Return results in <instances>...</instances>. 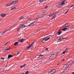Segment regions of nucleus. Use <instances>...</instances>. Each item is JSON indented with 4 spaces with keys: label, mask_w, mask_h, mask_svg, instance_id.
Listing matches in <instances>:
<instances>
[{
    "label": "nucleus",
    "mask_w": 74,
    "mask_h": 74,
    "mask_svg": "<svg viewBox=\"0 0 74 74\" xmlns=\"http://www.w3.org/2000/svg\"><path fill=\"white\" fill-rule=\"evenodd\" d=\"M42 52H43V53H44V51H43Z\"/></svg>",
    "instance_id": "a18cd8bd"
},
{
    "label": "nucleus",
    "mask_w": 74,
    "mask_h": 74,
    "mask_svg": "<svg viewBox=\"0 0 74 74\" xmlns=\"http://www.w3.org/2000/svg\"><path fill=\"white\" fill-rule=\"evenodd\" d=\"M8 43H9V42H6L5 44L4 45H7Z\"/></svg>",
    "instance_id": "c85d7f7f"
},
{
    "label": "nucleus",
    "mask_w": 74,
    "mask_h": 74,
    "mask_svg": "<svg viewBox=\"0 0 74 74\" xmlns=\"http://www.w3.org/2000/svg\"><path fill=\"white\" fill-rule=\"evenodd\" d=\"M60 5H57V7L58 8H60Z\"/></svg>",
    "instance_id": "412c9836"
},
{
    "label": "nucleus",
    "mask_w": 74,
    "mask_h": 74,
    "mask_svg": "<svg viewBox=\"0 0 74 74\" xmlns=\"http://www.w3.org/2000/svg\"><path fill=\"white\" fill-rule=\"evenodd\" d=\"M26 64H24L23 65L21 66H20V68H22V67H25V66H26Z\"/></svg>",
    "instance_id": "dca6fc26"
},
{
    "label": "nucleus",
    "mask_w": 74,
    "mask_h": 74,
    "mask_svg": "<svg viewBox=\"0 0 74 74\" xmlns=\"http://www.w3.org/2000/svg\"><path fill=\"white\" fill-rule=\"evenodd\" d=\"M42 41L43 42H45V41H47V40L46 38H45V39H42Z\"/></svg>",
    "instance_id": "9b49d317"
},
{
    "label": "nucleus",
    "mask_w": 74,
    "mask_h": 74,
    "mask_svg": "<svg viewBox=\"0 0 74 74\" xmlns=\"http://www.w3.org/2000/svg\"><path fill=\"white\" fill-rule=\"evenodd\" d=\"M69 12V10H67L66 11V12L65 13V14H67V13Z\"/></svg>",
    "instance_id": "473e14b6"
},
{
    "label": "nucleus",
    "mask_w": 74,
    "mask_h": 74,
    "mask_svg": "<svg viewBox=\"0 0 74 74\" xmlns=\"http://www.w3.org/2000/svg\"><path fill=\"white\" fill-rule=\"evenodd\" d=\"M39 15H42V14H39L38 15V16H39Z\"/></svg>",
    "instance_id": "58836bf2"
},
{
    "label": "nucleus",
    "mask_w": 74,
    "mask_h": 74,
    "mask_svg": "<svg viewBox=\"0 0 74 74\" xmlns=\"http://www.w3.org/2000/svg\"><path fill=\"white\" fill-rule=\"evenodd\" d=\"M67 29V28H64V29H62V30H64V31H65Z\"/></svg>",
    "instance_id": "393cba45"
},
{
    "label": "nucleus",
    "mask_w": 74,
    "mask_h": 74,
    "mask_svg": "<svg viewBox=\"0 0 74 74\" xmlns=\"http://www.w3.org/2000/svg\"><path fill=\"white\" fill-rule=\"evenodd\" d=\"M64 71H63L62 72H60V73H58V74H62V73H64Z\"/></svg>",
    "instance_id": "4be33fe9"
},
{
    "label": "nucleus",
    "mask_w": 74,
    "mask_h": 74,
    "mask_svg": "<svg viewBox=\"0 0 74 74\" xmlns=\"http://www.w3.org/2000/svg\"><path fill=\"white\" fill-rule=\"evenodd\" d=\"M13 57V56H12V55H10L8 56V58L9 59L11 58H12V57Z\"/></svg>",
    "instance_id": "f8f14e48"
},
{
    "label": "nucleus",
    "mask_w": 74,
    "mask_h": 74,
    "mask_svg": "<svg viewBox=\"0 0 74 74\" xmlns=\"http://www.w3.org/2000/svg\"><path fill=\"white\" fill-rule=\"evenodd\" d=\"M57 33H58V35H60V34L62 33V32L59 31L57 32Z\"/></svg>",
    "instance_id": "f3484780"
},
{
    "label": "nucleus",
    "mask_w": 74,
    "mask_h": 74,
    "mask_svg": "<svg viewBox=\"0 0 74 74\" xmlns=\"http://www.w3.org/2000/svg\"><path fill=\"white\" fill-rule=\"evenodd\" d=\"M58 13H56L54 14H53V17L52 18H51V19H54V18H55V17L56 16V14H57Z\"/></svg>",
    "instance_id": "39448f33"
},
{
    "label": "nucleus",
    "mask_w": 74,
    "mask_h": 74,
    "mask_svg": "<svg viewBox=\"0 0 74 74\" xmlns=\"http://www.w3.org/2000/svg\"><path fill=\"white\" fill-rule=\"evenodd\" d=\"M27 27V26H26L24 24H22L20 25V27L21 28V29L22 28H24L25 27Z\"/></svg>",
    "instance_id": "7ed1b4c3"
},
{
    "label": "nucleus",
    "mask_w": 74,
    "mask_h": 74,
    "mask_svg": "<svg viewBox=\"0 0 74 74\" xmlns=\"http://www.w3.org/2000/svg\"><path fill=\"white\" fill-rule=\"evenodd\" d=\"M19 30H20V28H18L17 29L18 31H19Z\"/></svg>",
    "instance_id": "4c0bfd02"
},
{
    "label": "nucleus",
    "mask_w": 74,
    "mask_h": 74,
    "mask_svg": "<svg viewBox=\"0 0 74 74\" xmlns=\"http://www.w3.org/2000/svg\"><path fill=\"white\" fill-rule=\"evenodd\" d=\"M10 47H7V49H6V51H8V50H10Z\"/></svg>",
    "instance_id": "2eb2a0df"
},
{
    "label": "nucleus",
    "mask_w": 74,
    "mask_h": 74,
    "mask_svg": "<svg viewBox=\"0 0 74 74\" xmlns=\"http://www.w3.org/2000/svg\"><path fill=\"white\" fill-rule=\"evenodd\" d=\"M6 16V14H1V16L2 17H4V16Z\"/></svg>",
    "instance_id": "9d476101"
},
{
    "label": "nucleus",
    "mask_w": 74,
    "mask_h": 74,
    "mask_svg": "<svg viewBox=\"0 0 74 74\" xmlns=\"http://www.w3.org/2000/svg\"><path fill=\"white\" fill-rule=\"evenodd\" d=\"M74 60L73 62V63H74Z\"/></svg>",
    "instance_id": "8fccbe9b"
},
{
    "label": "nucleus",
    "mask_w": 74,
    "mask_h": 74,
    "mask_svg": "<svg viewBox=\"0 0 74 74\" xmlns=\"http://www.w3.org/2000/svg\"><path fill=\"white\" fill-rule=\"evenodd\" d=\"M49 16H50V17H51V16H53V14H50L49 15Z\"/></svg>",
    "instance_id": "bb28decb"
},
{
    "label": "nucleus",
    "mask_w": 74,
    "mask_h": 74,
    "mask_svg": "<svg viewBox=\"0 0 74 74\" xmlns=\"http://www.w3.org/2000/svg\"><path fill=\"white\" fill-rule=\"evenodd\" d=\"M48 8V6H46L45 8H46V9H47V8Z\"/></svg>",
    "instance_id": "e433bc0d"
},
{
    "label": "nucleus",
    "mask_w": 74,
    "mask_h": 74,
    "mask_svg": "<svg viewBox=\"0 0 74 74\" xmlns=\"http://www.w3.org/2000/svg\"><path fill=\"white\" fill-rule=\"evenodd\" d=\"M53 54H54L55 56H56V55H58V53H53Z\"/></svg>",
    "instance_id": "6ab92c4d"
},
{
    "label": "nucleus",
    "mask_w": 74,
    "mask_h": 74,
    "mask_svg": "<svg viewBox=\"0 0 74 74\" xmlns=\"http://www.w3.org/2000/svg\"><path fill=\"white\" fill-rule=\"evenodd\" d=\"M21 74H25V73H22Z\"/></svg>",
    "instance_id": "864d4df0"
},
{
    "label": "nucleus",
    "mask_w": 74,
    "mask_h": 74,
    "mask_svg": "<svg viewBox=\"0 0 74 74\" xmlns=\"http://www.w3.org/2000/svg\"><path fill=\"white\" fill-rule=\"evenodd\" d=\"M29 73V71H27L25 72V74H27Z\"/></svg>",
    "instance_id": "7c9ffc66"
},
{
    "label": "nucleus",
    "mask_w": 74,
    "mask_h": 74,
    "mask_svg": "<svg viewBox=\"0 0 74 74\" xmlns=\"http://www.w3.org/2000/svg\"><path fill=\"white\" fill-rule=\"evenodd\" d=\"M73 9H74V7L73 8Z\"/></svg>",
    "instance_id": "09e8293b"
},
{
    "label": "nucleus",
    "mask_w": 74,
    "mask_h": 74,
    "mask_svg": "<svg viewBox=\"0 0 74 74\" xmlns=\"http://www.w3.org/2000/svg\"><path fill=\"white\" fill-rule=\"evenodd\" d=\"M46 49H47H47H48V48H46Z\"/></svg>",
    "instance_id": "c03bdc74"
},
{
    "label": "nucleus",
    "mask_w": 74,
    "mask_h": 74,
    "mask_svg": "<svg viewBox=\"0 0 74 74\" xmlns=\"http://www.w3.org/2000/svg\"><path fill=\"white\" fill-rule=\"evenodd\" d=\"M69 66V65L68 66Z\"/></svg>",
    "instance_id": "5fc2aeb1"
},
{
    "label": "nucleus",
    "mask_w": 74,
    "mask_h": 74,
    "mask_svg": "<svg viewBox=\"0 0 74 74\" xmlns=\"http://www.w3.org/2000/svg\"><path fill=\"white\" fill-rule=\"evenodd\" d=\"M18 3V0L13 1L11 3L7 4V6H10L12 5L16 4H17Z\"/></svg>",
    "instance_id": "f257e3e1"
},
{
    "label": "nucleus",
    "mask_w": 74,
    "mask_h": 74,
    "mask_svg": "<svg viewBox=\"0 0 74 74\" xmlns=\"http://www.w3.org/2000/svg\"><path fill=\"white\" fill-rule=\"evenodd\" d=\"M14 9H16V8L15 7H14L12 8L11 9V10H14Z\"/></svg>",
    "instance_id": "5701e85b"
},
{
    "label": "nucleus",
    "mask_w": 74,
    "mask_h": 74,
    "mask_svg": "<svg viewBox=\"0 0 74 74\" xmlns=\"http://www.w3.org/2000/svg\"><path fill=\"white\" fill-rule=\"evenodd\" d=\"M31 19V18H28V19Z\"/></svg>",
    "instance_id": "de8ad7c7"
},
{
    "label": "nucleus",
    "mask_w": 74,
    "mask_h": 74,
    "mask_svg": "<svg viewBox=\"0 0 74 74\" xmlns=\"http://www.w3.org/2000/svg\"><path fill=\"white\" fill-rule=\"evenodd\" d=\"M18 44V42H16L14 44V46H16V45H17Z\"/></svg>",
    "instance_id": "4468645a"
},
{
    "label": "nucleus",
    "mask_w": 74,
    "mask_h": 74,
    "mask_svg": "<svg viewBox=\"0 0 74 74\" xmlns=\"http://www.w3.org/2000/svg\"><path fill=\"white\" fill-rule=\"evenodd\" d=\"M3 32H1V33H0V34H1V33H2Z\"/></svg>",
    "instance_id": "49530a36"
},
{
    "label": "nucleus",
    "mask_w": 74,
    "mask_h": 74,
    "mask_svg": "<svg viewBox=\"0 0 74 74\" xmlns=\"http://www.w3.org/2000/svg\"><path fill=\"white\" fill-rule=\"evenodd\" d=\"M7 31H5L3 32L1 34V36L2 35V34H4V33H6V32H7Z\"/></svg>",
    "instance_id": "aec40b11"
},
{
    "label": "nucleus",
    "mask_w": 74,
    "mask_h": 74,
    "mask_svg": "<svg viewBox=\"0 0 74 74\" xmlns=\"http://www.w3.org/2000/svg\"><path fill=\"white\" fill-rule=\"evenodd\" d=\"M73 6H74V5H73L71 6L70 7V8H71V7H73Z\"/></svg>",
    "instance_id": "79ce46f5"
},
{
    "label": "nucleus",
    "mask_w": 74,
    "mask_h": 74,
    "mask_svg": "<svg viewBox=\"0 0 74 74\" xmlns=\"http://www.w3.org/2000/svg\"><path fill=\"white\" fill-rule=\"evenodd\" d=\"M5 51H4V52H5Z\"/></svg>",
    "instance_id": "603ef678"
},
{
    "label": "nucleus",
    "mask_w": 74,
    "mask_h": 74,
    "mask_svg": "<svg viewBox=\"0 0 74 74\" xmlns=\"http://www.w3.org/2000/svg\"><path fill=\"white\" fill-rule=\"evenodd\" d=\"M62 60L63 61H64V59H63Z\"/></svg>",
    "instance_id": "37998d69"
},
{
    "label": "nucleus",
    "mask_w": 74,
    "mask_h": 74,
    "mask_svg": "<svg viewBox=\"0 0 74 74\" xmlns=\"http://www.w3.org/2000/svg\"><path fill=\"white\" fill-rule=\"evenodd\" d=\"M61 2H62L61 3V5H64V4H65V2H63V1H62Z\"/></svg>",
    "instance_id": "a211bd4d"
},
{
    "label": "nucleus",
    "mask_w": 74,
    "mask_h": 74,
    "mask_svg": "<svg viewBox=\"0 0 74 74\" xmlns=\"http://www.w3.org/2000/svg\"><path fill=\"white\" fill-rule=\"evenodd\" d=\"M33 44H31V45H30L29 46H28L27 47V48L29 49V48H31V47L33 46Z\"/></svg>",
    "instance_id": "6e6552de"
},
{
    "label": "nucleus",
    "mask_w": 74,
    "mask_h": 74,
    "mask_svg": "<svg viewBox=\"0 0 74 74\" xmlns=\"http://www.w3.org/2000/svg\"><path fill=\"white\" fill-rule=\"evenodd\" d=\"M65 65L66 66H68V65H69V64H68V63H66L65 64Z\"/></svg>",
    "instance_id": "c9c22d12"
},
{
    "label": "nucleus",
    "mask_w": 74,
    "mask_h": 74,
    "mask_svg": "<svg viewBox=\"0 0 74 74\" xmlns=\"http://www.w3.org/2000/svg\"><path fill=\"white\" fill-rule=\"evenodd\" d=\"M62 41V39L60 38L58 40V42H61Z\"/></svg>",
    "instance_id": "ddd939ff"
},
{
    "label": "nucleus",
    "mask_w": 74,
    "mask_h": 74,
    "mask_svg": "<svg viewBox=\"0 0 74 74\" xmlns=\"http://www.w3.org/2000/svg\"><path fill=\"white\" fill-rule=\"evenodd\" d=\"M56 58V56H55V54L53 53L49 57V59H52V58Z\"/></svg>",
    "instance_id": "f03ea898"
},
{
    "label": "nucleus",
    "mask_w": 74,
    "mask_h": 74,
    "mask_svg": "<svg viewBox=\"0 0 74 74\" xmlns=\"http://www.w3.org/2000/svg\"><path fill=\"white\" fill-rule=\"evenodd\" d=\"M19 53H20L19 52H18V53H17L18 55V54H19Z\"/></svg>",
    "instance_id": "a19ab883"
},
{
    "label": "nucleus",
    "mask_w": 74,
    "mask_h": 74,
    "mask_svg": "<svg viewBox=\"0 0 74 74\" xmlns=\"http://www.w3.org/2000/svg\"><path fill=\"white\" fill-rule=\"evenodd\" d=\"M66 0H63V1H62L64 2L66 1Z\"/></svg>",
    "instance_id": "ea45409f"
},
{
    "label": "nucleus",
    "mask_w": 74,
    "mask_h": 74,
    "mask_svg": "<svg viewBox=\"0 0 74 74\" xmlns=\"http://www.w3.org/2000/svg\"><path fill=\"white\" fill-rule=\"evenodd\" d=\"M23 16H22L20 18H19V19H20V20H21L23 18Z\"/></svg>",
    "instance_id": "cd10ccee"
},
{
    "label": "nucleus",
    "mask_w": 74,
    "mask_h": 74,
    "mask_svg": "<svg viewBox=\"0 0 74 74\" xmlns=\"http://www.w3.org/2000/svg\"><path fill=\"white\" fill-rule=\"evenodd\" d=\"M1 59H2V60H4V58L3 57H2L1 58Z\"/></svg>",
    "instance_id": "72a5a7b5"
},
{
    "label": "nucleus",
    "mask_w": 74,
    "mask_h": 74,
    "mask_svg": "<svg viewBox=\"0 0 74 74\" xmlns=\"http://www.w3.org/2000/svg\"><path fill=\"white\" fill-rule=\"evenodd\" d=\"M50 38H51L50 37H49V38H47V39H46L47 41H48V40H49Z\"/></svg>",
    "instance_id": "a878e982"
},
{
    "label": "nucleus",
    "mask_w": 74,
    "mask_h": 74,
    "mask_svg": "<svg viewBox=\"0 0 74 74\" xmlns=\"http://www.w3.org/2000/svg\"><path fill=\"white\" fill-rule=\"evenodd\" d=\"M66 53V51H64L62 52L63 54H64Z\"/></svg>",
    "instance_id": "c756f323"
},
{
    "label": "nucleus",
    "mask_w": 74,
    "mask_h": 74,
    "mask_svg": "<svg viewBox=\"0 0 74 74\" xmlns=\"http://www.w3.org/2000/svg\"><path fill=\"white\" fill-rule=\"evenodd\" d=\"M33 25H34V23H32L28 25L27 27H31V26H33Z\"/></svg>",
    "instance_id": "423d86ee"
},
{
    "label": "nucleus",
    "mask_w": 74,
    "mask_h": 74,
    "mask_svg": "<svg viewBox=\"0 0 74 74\" xmlns=\"http://www.w3.org/2000/svg\"><path fill=\"white\" fill-rule=\"evenodd\" d=\"M44 0H40L39 1L40 2H42V1H43Z\"/></svg>",
    "instance_id": "2f4dec72"
},
{
    "label": "nucleus",
    "mask_w": 74,
    "mask_h": 74,
    "mask_svg": "<svg viewBox=\"0 0 74 74\" xmlns=\"http://www.w3.org/2000/svg\"><path fill=\"white\" fill-rule=\"evenodd\" d=\"M45 13H46V12H41V14H45Z\"/></svg>",
    "instance_id": "b1692460"
},
{
    "label": "nucleus",
    "mask_w": 74,
    "mask_h": 74,
    "mask_svg": "<svg viewBox=\"0 0 74 74\" xmlns=\"http://www.w3.org/2000/svg\"><path fill=\"white\" fill-rule=\"evenodd\" d=\"M69 26V25H68V24H65V25H62V27H68Z\"/></svg>",
    "instance_id": "0eeeda50"
},
{
    "label": "nucleus",
    "mask_w": 74,
    "mask_h": 74,
    "mask_svg": "<svg viewBox=\"0 0 74 74\" xmlns=\"http://www.w3.org/2000/svg\"><path fill=\"white\" fill-rule=\"evenodd\" d=\"M59 64H57V65H59Z\"/></svg>",
    "instance_id": "3c124183"
},
{
    "label": "nucleus",
    "mask_w": 74,
    "mask_h": 74,
    "mask_svg": "<svg viewBox=\"0 0 74 74\" xmlns=\"http://www.w3.org/2000/svg\"><path fill=\"white\" fill-rule=\"evenodd\" d=\"M24 39H22L21 40H18L19 42H22L24 41Z\"/></svg>",
    "instance_id": "1a4fd4ad"
},
{
    "label": "nucleus",
    "mask_w": 74,
    "mask_h": 74,
    "mask_svg": "<svg viewBox=\"0 0 74 74\" xmlns=\"http://www.w3.org/2000/svg\"><path fill=\"white\" fill-rule=\"evenodd\" d=\"M52 72H53V73H55L56 72V69H53L52 70H51L50 71H49L48 73H52Z\"/></svg>",
    "instance_id": "20e7f679"
},
{
    "label": "nucleus",
    "mask_w": 74,
    "mask_h": 74,
    "mask_svg": "<svg viewBox=\"0 0 74 74\" xmlns=\"http://www.w3.org/2000/svg\"><path fill=\"white\" fill-rule=\"evenodd\" d=\"M39 56H44V55H42V54H40V55H39Z\"/></svg>",
    "instance_id": "f704fd0d"
}]
</instances>
